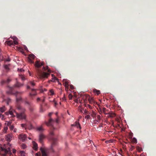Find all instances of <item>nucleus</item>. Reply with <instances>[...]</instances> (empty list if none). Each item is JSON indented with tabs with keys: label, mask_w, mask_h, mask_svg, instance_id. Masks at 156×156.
<instances>
[{
	"label": "nucleus",
	"mask_w": 156,
	"mask_h": 156,
	"mask_svg": "<svg viewBox=\"0 0 156 156\" xmlns=\"http://www.w3.org/2000/svg\"><path fill=\"white\" fill-rule=\"evenodd\" d=\"M9 64H8V65H5L4 66L5 69L7 71H8L9 70Z\"/></svg>",
	"instance_id": "21"
},
{
	"label": "nucleus",
	"mask_w": 156,
	"mask_h": 156,
	"mask_svg": "<svg viewBox=\"0 0 156 156\" xmlns=\"http://www.w3.org/2000/svg\"><path fill=\"white\" fill-rule=\"evenodd\" d=\"M27 125H26L25 124H21V126L22 127H26V128Z\"/></svg>",
	"instance_id": "53"
},
{
	"label": "nucleus",
	"mask_w": 156,
	"mask_h": 156,
	"mask_svg": "<svg viewBox=\"0 0 156 156\" xmlns=\"http://www.w3.org/2000/svg\"><path fill=\"white\" fill-rule=\"evenodd\" d=\"M84 113L86 115L90 114V112L86 109L84 111Z\"/></svg>",
	"instance_id": "36"
},
{
	"label": "nucleus",
	"mask_w": 156,
	"mask_h": 156,
	"mask_svg": "<svg viewBox=\"0 0 156 156\" xmlns=\"http://www.w3.org/2000/svg\"><path fill=\"white\" fill-rule=\"evenodd\" d=\"M21 146L23 149L25 148L26 147V145L24 144H22L21 145Z\"/></svg>",
	"instance_id": "41"
},
{
	"label": "nucleus",
	"mask_w": 156,
	"mask_h": 156,
	"mask_svg": "<svg viewBox=\"0 0 156 156\" xmlns=\"http://www.w3.org/2000/svg\"><path fill=\"white\" fill-rule=\"evenodd\" d=\"M1 84L2 85H3L5 83H6V82H5V81L4 80H2L1 81Z\"/></svg>",
	"instance_id": "42"
},
{
	"label": "nucleus",
	"mask_w": 156,
	"mask_h": 156,
	"mask_svg": "<svg viewBox=\"0 0 156 156\" xmlns=\"http://www.w3.org/2000/svg\"><path fill=\"white\" fill-rule=\"evenodd\" d=\"M12 152L13 154H15L16 152V150L14 149H13L12 150Z\"/></svg>",
	"instance_id": "47"
},
{
	"label": "nucleus",
	"mask_w": 156,
	"mask_h": 156,
	"mask_svg": "<svg viewBox=\"0 0 156 156\" xmlns=\"http://www.w3.org/2000/svg\"><path fill=\"white\" fill-rule=\"evenodd\" d=\"M102 112H103L105 114H108V113H106V111H107V109H106V108H102Z\"/></svg>",
	"instance_id": "25"
},
{
	"label": "nucleus",
	"mask_w": 156,
	"mask_h": 156,
	"mask_svg": "<svg viewBox=\"0 0 156 156\" xmlns=\"http://www.w3.org/2000/svg\"><path fill=\"white\" fill-rule=\"evenodd\" d=\"M85 118L87 119H89L90 118V116L89 115H87L85 117Z\"/></svg>",
	"instance_id": "40"
},
{
	"label": "nucleus",
	"mask_w": 156,
	"mask_h": 156,
	"mask_svg": "<svg viewBox=\"0 0 156 156\" xmlns=\"http://www.w3.org/2000/svg\"><path fill=\"white\" fill-rule=\"evenodd\" d=\"M69 99L70 100H71L72 99V98H73V96H72V95L71 94H70L69 95Z\"/></svg>",
	"instance_id": "39"
},
{
	"label": "nucleus",
	"mask_w": 156,
	"mask_h": 156,
	"mask_svg": "<svg viewBox=\"0 0 156 156\" xmlns=\"http://www.w3.org/2000/svg\"><path fill=\"white\" fill-rule=\"evenodd\" d=\"M108 114L109 115L108 116L110 118H113L115 116V114L112 112H109Z\"/></svg>",
	"instance_id": "14"
},
{
	"label": "nucleus",
	"mask_w": 156,
	"mask_h": 156,
	"mask_svg": "<svg viewBox=\"0 0 156 156\" xmlns=\"http://www.w3.org/2000/svg\"><path fill=\"white\" fill-rule=\"evenodd\" d=\"M32 93H30V96L32 97L33 96H35L36 95L37 93L36 92V90L34 89H32Z\"/></svg>",
	"instance_id": "12"
},
{
	"label": "nucleus",
	"mask_w": 156,
	"mask_h": 156,
	"mask_svg": "<svg viewBox=\"0 0 156 156\" xmlns=\"http://www.w3.org/2000/svg\"><path fill=\"white\" fill-rule=\"evenodd\" d=\"M69 86V82L67 81H66L64 82V86L66 87H68Z\"/></svg>",
	"instance_id": "28"
},
{
	"label": "nucleus",
	"mask_w": 156,
	"mask_h": 156,
	"mask_svg": "<svg viewBox=\"0 0 156 156\" xmlns=\"http://www.w3.org/2000/svg\"><path fill=\"white\" fill-rule=\"evenodd\" d=\"M5 106H3L0 108V111L1 112H4L5 110Z\"/></svg>",
	"instance_id": "22"
},
{
	"label": "nucleus",
	"mask_w": 156,
	"mask_h": 156,
	"mask_svg": "<svg viewBox=\"0 0 156 156\" xmlns=\"http://www.w3.org/2000/svg\"><path fill=\"white\" fill-rule=\"evenodd\" d=\"M43 69H44V70H45L46 69L44 67H43Z\"/></svg>",
	"instance_id": "64"
},
{
	"label": "nucleus",
	"mask_w": 156,
	"mask_h": 156,
	"mask_svg": "<svg viewBox=\"0 0 156 156\" xmlns=\"http://www.w3.org/2000/svg\"><path fill=\"white\" fill-rule=\"evenodd\" d=\"M71 126H72L76 127L77 128H79L80 129H81V128L79 122L77 121L75 122L73 124L71 125Z\"/></svg>",
	"instance_id": "9"
},
{
	"label": "nucleus",
	"mask_w": 156,
	"mask_h": 156,
	"mask_svg": "<svg viewBox=\"0 0 156 156\" xmlns=\"http://www.w3.org/2000/svg\"><path fill=\"white\" fill-rule=\"evenodd\" d=\"M45 136L42 133L40 134L39 136V141L42 143L43 142V140L45 138Z\"/></svg>",
	"instance_id": "10"
},
{
	"label": "nucleus",
	"mask_w": 156,
	"mask_h": 156,
	"mask_svg": "<svg viewBox=\"0 0 156 156\" xmlns=\"http://www.w3.org/2000/svg\"><path fill=\"white\" fill-rule=\"evenodd\" d=\"M54 121V120H53L52 119L50 118L49 120V122L48 123H47V125L49 126V125H52L51 122Z\"/></svg>",
	"instance_id": "15"
},
{
	"label": "nucleus",
	"mask_w": 156,
	"mask_h": 156,
	"mask_svg": "<svg viewBox=\"0 0 156 156\" xmlns=\"http://www.w3.org/2000/svg\"><path fill=\"white\" fill-rule=\"evenodd\" d=\"M40 100V98H38L37 99V101H39Z\"/></svg>",
	"instance_id": "60"
},
{
	"label": "nucleus",
	"mask_w": 156,
	"mask_h": 156,
	"mask_svg": "<svg viewBox=\"0 0 156 156\" xmlns=\"http://www.w3.org/2000/svg\"><path fill=\"white\" fill-rule=\"evenodd\" d=\"M13 41V44H14H14L17 45L18 44V43L17 41L15 40V41Z\"/></svg>",
	"instance_id": "38"
},
{
	"label": "nucleus",
	"mask_w": 156,
	"mask_h": 156,
	"mask_svg": "<svg viewBox=\"0 0 156 156\" xmlns=\"http://www.w3.org/2000/svg\"><path fill=\"white\" fill-rule=\"evenodd\" d=\"M23 83H21L19 82L16 81V82L14 84V87L19 88L23 86Z\"/></svg>",
	"instance_id": "8"
},
{
	"label": "nucleus",
	"mask_w": 156,
	"mask_h": 156,
	"mask_svg": "<svg viewBox=\"0 0 156 156\" xmlns=\"http://www.w3.org/2000/svg\"><path fill=\"white\" fill-rule=\"evenodd\" d=\"M97 118L98 119V121H97L98 122L100 121L101 119V116L100 115H98L97 116Z\"/></svg>",
	"instance_id": "32"
},
{
	"label": "nucleus",
	"mask_w": 156,
	"mask_h": 156,
	"mask_svg": "<svg viewBox=\"0 0 156 156\" xmlns=\"http://www.w3.org/2000/svg\"><path fill=\"white\" fill-rule=\"evenodd\" d=\"M7 93L8 94H13L12 91H10L7 92Z\"/></svg>",
	"instance_id": "52"
},
{
	"label": "nucleus",
	"mask_w": 156,
	"mask_h": 156,
	"mask_svg": "<svg viewBox=\"0 0 156 156\" xmlns=\"http://www.w3.org/2000/svg\"><path fill=\"white\" fill-rule=\"evenodd\" d=\"M43 63H41L39 61H37L35 63V66L37 68V75L38 77L40 79H44L47 78L50 76V74L48 73L42 72L41 70L38 69L41 66H43Z\"/></svg>",
	"instance_id": "1"
},
{
	"label": "nucleus",
	"mask_w": 156,
	"mask_h": 156,
	"mask_svg": "<svg viewBox=\"0 0 156 156\" xmlns=\"http://www.w3.org/2000/svg\"><path fill=\"white\" fill-rule=\"evenodd\" d=\"M135 148V147L133 146H131L130 147V149L131 150H132Z\"/></svg>",
	"instance_id": "51"
},
{
	"label": "nucleus",
	"mask_w": 156,
	"mask_h": 156,
	"mask_svg": "<svg viewBox=\"0 0 156 156\" xmlns=\"http://www.w3.org/2000/svg\"><path fill=\"white\" fill-rule=\"evenodd\" d=\"M19 138L22 142L24 141L27 138V136L25 134L22 133L19 135Z\"/></svg>",
	"instance_id": "6"
},
{
	"label": "nucleus",
	"mask_w": 156,
	"mask_h": 156,
	"mask_svg": "<svg viewBox=\"0 0 156 156\" xmlns=\"http://www.w3.org/2000/svg\"><path fill=\"white\" fill-rule=\"evenodd\" d=\"M1 61L5 60L6 61L9 62L10 61V59L9 58H8L7 59H5L4 58L3 56L2 57V58L0 59Z\"/></svg>",
	"instance_id": "17"
},
{
	"label": "nucleus",
	"mask_w": 156,
	"mask_h": 156,
	"mask_svg": "<svg viewBox=\"0 0 156 156\" xmlns=\"http://www.w3.org/2000/svg\"><path fill=\"white\" fill-rule=\"evenodd\" d=\"M16 108V109L19 110L20 112L19 113L16 112L15 110H13L16 114L17 117L21 119H25L26 117V115L24 113V112L25 111V109L19 105H17Z\"/></svg>",
	"instance_id": "2"
},
{
	"label": "nucleus",
	"mask_w": 156,
	"mask_h": 156,
	"mask_svg": "<svg viewBox=\"0 0 156 156\" xmlns=\"http://www.w3.org/2000/svg\"><path fill=\"white\" fill-rule=\"evenodd\" d=\"M96 114L94 113L93 114H92L91 115V116L94 119H95V118H96Z\"/></svg>",
	"instance_id": "35"
},
{
	"label": "nucleus",
	"mask_w": 156,
	"mask_h": 156,
	"mask_svg": "<svg viewBox=\"0 0 156 156\" xmlns=\"http://www.w3.org/2000/svg\"><path fill=\"white\" fill-rule=\"evenodd\" d=\"M55 122L56 123H58V119H57L55 120Z\"/></svg>",
	"instance_id": "58"
},
{
	"label": "nucleus",
	"mask_w": 156,
	"mask_h": 156,
	"mask_svg": "<svg viewBox=\"0 0 156 156\" xmlns=\"http://www.w3.org/2000/svg\"><path fill=\"white\" fill-rule=\"evenodd\" d=\"M28 61L30 63H33V60L31 59H30V58H28Z\"/></svg>",
	"instance_id": "34"
},
{
	"label": "nucleus",
	"mask_w": 156,
	"mask_h": 156,
	"mask_svg": "<svg viewBox=\"0 0 156 156\" xmlns=\"http://www.w3.org/2000/svg\"><path fill=\"white\" fill-rule=\"evenodd\" d=\"M35 56L34 55L32 54L29 55V57L28 58H30L31 59H34L35 58Z\"/></svg>",
	"instance_id": "24"
},
{
	"label": "nucleus",
	"mask_w": 156,
	"mask_h": 156,
	"mask_svg": "<svg viewBox=\"0 0 156 156\" xmlns=\"http://www.w3.org/2000/svg\"><path fill=\"white\" fill-rule=\"evenodd\" d=\"M27 89H30V87L29 85H28L27 86Z\"/></svg>",
	"instance_id": "57"
},
{
	"label": "nucleus",
	"mask_w": 156,
	"mask_h": 156,
	"mask_svg": "<svg viewBox=\"0 0 156 156\" xmlns=\"http://www.w3.org/2000/svg\"><path fill=\"white\" fill-rule=\"evenodd\" d=\"M18 70L19 71L21 72H22L24 71V70L23 69H18Z\"/></svg>",
	"instance_id": "46"
},
{
	"label": "nucleus",
	"mask_w": 156,
	"mask_h": 156,
	"mask_svg": "<svg viewBox=\"0 0 156 156\" xmlns=\"http://www.w3.org/2000/svg\"><path fill=\"white\" fill-rule=\"evenodd\" d=\"M50 136L49 139L51 142V146L52 147L56 145L57 140L56 138L53 137L54 133L52 132H50Z\"/></svg>",
	"instance_id": "3"
},
{
	"label": "nucleus",
	"mask_w": 156,
	"mask_h": 156,
	"mask_svg": "<svg viewBox=\"0 0 156 156\" xmlns=\"http://www.w3.org/2000/svg\"><path fill=\"white\" fill-rule=\"evenodd\" d=\"M11 100L9 98H8L7 101V103L8 105L9 104V103L10 102Z\"/></svg>",
	"instance_id": "43"
},
{
	"label": "nucleus",
	"mask_w": 156,
	"mask_h": 156,
	"mask_svg": "<svg viewBox=\"0 0 156 156\" xmlns=\"http://www.w3.org/2000/svg\"><path fill=\"white\" fill-rule=\"evenodd\" d=\"M13 129V132H16V129Z\"/></svg>",
	"instance_id": "61"
},
{
	"label": "nucleus",
	"mask_w": 156,
	"mask_h": 156,
	"mask_svg": "<svg viewBox=\"0 0 156 156\" xmlns=\"http://www.w3.org/2000/svg\"><path fill=\"white\" fill-rule=\"evenodd\" d=\"M45 101V99L44 98L42 100V101L43 102L44 101Z\"/></svg>",
	"instance_id": "63"
},
{
	"label": "nucleus",
	"mask_w": 156,
	"mask_h": 156,
	"mask_svg": "<svg viewBox=\"0 0 156 156\" xmlns=\"http://www.w3.org/2000/svg\"><path fill=\"white\" fill-rule=\"evenodd\" d=\"M11 81V80L9 79H8L7 80L5 81V82L6 83H9V82H10Z\"/></svg>",
	"instance_id": "45"
},
{
	"label": "nucleus",
	"mask_w": 156,
	"mask_h": 156,
	"mask_svg": "<svg viewBox=\"0 0 156 156\" xmlns=\"http://www.w3.org/2000/svg\"><path fill=\"white\" fill-rule=\"evenodd\" d=\"M136 149L139 152H140L142 151V149L139 146L136 147Z\"/></svg>",
	"instance_id": "27"
},
{
	"label": "nucleus",
	"mask_w": 156,
	"mask_h": 156,
	"mask_svg": "<svg viewBox=\"0 0 156 156\" xmlns=\"http://www.w3.org/2000/svg\"><path fill=\"white\" fill-rule=\"evenodd\" d=\"M37 130L41 131H42L43 130V129L41 126L38 127L37 128Z\"/></svg>",
	"instance_id": "30"
},
{
	"label": "nucleus",
	"mask_w": 156,
	"mask_h": 156,
	"mask_svg": "<svg viewBox=\"0 0 156 156\" xmlns=\"http://www.w3.org/2000/svg\"><path fill=\"white\" fill-rule=\"evenodd\" d=\"M35 156H41V153L40 152H38L36 153L35 154Z\"/></svg>",
	"instance_id": "33"
},
{
	"label": "nucleus",
	"mask_w": 156,
	"mask_h": 156,
	"mask_svg": "<svg viewBox=\"0 0 156 156\" xmlns=\"http://www.w3.org/2000/svg\"><path fill=\"white\" fill-rule=\"evenodd\" d=\"M40 111L41 112H43V109L42 108H41V109H40Z\"/></svg>",
	"instance_id": "59"
},
{
	"label": "nucleus",
	"mask_w": 156,
	"mask_h": 156,
	"mask_svg": "<svg viewBox=\"0 0 156 156\" xmlns=\"http://www.w3.org/2000/svg\"><path fill=\"white\" fill-rule=\"evenodd\" d=\"M133 134L132 133L129 134V137L130 138H132L133 136Z\"/></svg>",
	"instance_id": "49"
},
{
	"label": "nucleus",
	"mask_w": 156,
	"mask_h": 156,
	"mask_svg": "<svg viewBox=\"0 0 156 156\" xmlns=\"http://www.w3.org/2000/svg\"><path fill=\"white\" fill-rule=\"evenodd\" d=\"M23 92H19L16 91L15 93L16 98V101L18 103L20 101H22V99L21 97L19 96V94H22L23 93Z\"/></svg>",
	"instance_id": "4"
},
{
	"label": "nucleus",
	"mask_w": 156,
	"mask_h": 156,
	"mask_svg": "<svg viewBox=\"0 0 156 156\" xmlns=\"http://www.w3.org/2000/svg\"><path fill=\"white\" fill-rule=\"evenodd\" d=\"M27 128L29 129L30 130L32 129L33 126L31 124L27 125L26 126V128Z\"/></svg>",
	"instance_id": "18"
},
{
	"label": "nucleus",
	"mask_w": 156,
	"mask_h": 156,
	"mask_svg": "<svg viewBox=\"0 0 156 156\" xmlns=\"http://www.w3.org/2000/svg\"><path fill=\"white\" fill-rule=\"evenodd\" d=\"M25 104H27L28 105H30L29 102L28 101H27L26 100H25Z\"/></svg>",
	"instance_id": "50"
},
{
	"label": "nucleus",
	"mask_w": 156,
	"mask_h": 156,
	"mask_svg": "<svg viewBox=\"0 0 156 156\" xmlns=\"http://www.w3.org/2000/svg\"><path fill=\"white\" fill-rule=\"evenodd\" d=\"M7 44L10 46L11 45H14V44H13V41H8Z\"/></svg>",
	"instance_id": "16"
},
{
	"label": "nucleus",
	"mask_w": 156,
	"mask_h": 156,
	"mask_svg": "<svg viewBox=\"0 0 156 156\" xmlns=\"http://www.w3.org/2000/svg\"><path fill=\"white\" fill-rule=\"evenodd\" d=\"M2 151H4L5 154H11V151L10 149V147H4V148H2Z\"/></svg>",
	"instance_id": "5"
},
{
	"label": "nucleus",
	"mask_w": 156,
	"mask_h": 156,
	"mask_svg": "<svg viewBox=\"0 0 156 156\" xmlns=\"http://www.w3.org/2000/svg\"><path fill=\"white\" fill-rule=\"evenodd\" d=\"M79 101V100L78 98L76 99L75 100V102L77 103H78Z\"/></svg>",
	"instance_id": "54"
},
{
	"label": "nucleus",
	"mask_w": 156,
	"mask_h": 156,
	"mask_svg": "<svg viewBox=\"0 0 156 156\" xmlns=\"http://www.w3.org/2000/svg\"><path fill=\"white\" fill-rule=\"evenodd\" d=\"M33 149L36 151L37 150V144L34 141L33 142Z\"/></svg>",
	"instance_id": "13"
},
{
	"label": "nucleus",
	"mask_w": 156,
	"mask_h": 156,
	"mask_svg": "<svg viewBox=\"0 0 156 156\" xmlns=\"http://www.w3.org/2000/svg\"><path fill=\"white\" fill-rule=\"evenodd\" d=\"M132 142L134 143H136L137 142L136 139L135 138H133L132 139Z\"/></svg>",
	"instance_id": "29"
},
{
	"label": "nucleus",
	"mask_w": 156,
	"mask_h": 156,
	"mask_svg": "<svg viewBox=\"0 0 156 156\" xmlns=\"http://www.w3.org/2000/svg\"><path fill=\"white\" fill-rule=\"evenodd\" d=\"M52 113H51V112L49 113L48 114V116H49V117H50V116L51 115H52Z\"/></svg>",
	"instance_id": "56"
},
{
	"label": "nucleus",
	"mask_w": 156,
	"mask_h": 156,
	"mask_svg": "<svg viewBox=\"0 0 156 156\" xmlns=\"http://www.w3.org/2000/svg\"><path fill=\"white\" fill-rule=\"evenodd\" d=\"M28 84L30 85L32 87H34L35 85V83L34 82L30 81L28 83Z\"/></svg>",
	"instance_id": "26"
},
{
	"label": "nucleus",
	"mask_w": 156,
	"mask_h": 156,
	"mask_svg": "<svg viewBox=\"0 0 156 156\" xmlns=\"http://www.w3.org/2000/svg\"><path fill=\"white\" fill-rule=\"evenodd\" d=\"M2 116L3 117V115H2V114H0V118H1Z\"/></svg>",
	"instance_id": "62"
},
{
	"label": "nucleus",
	"mask_w": 156,
	"mask_h": 156,
	"mask_svg": "<svg viewBox=\"0 0 156 156\" xmlns=\"http://www.w3.org/2000/svg\"><path fill=\"white\" fill-rule=\"evenodd\" d=\"M10 128L11 130H13L14 129V126L13 125H11Z\"/></svg>",
	"instance_id": "48"
},
{
	"label": "nucleus",
	"mask_w": 156,
	"mask_h": 156,
	"mask_svg": "<svg viewBox=\"0 0 156 156\" xmlns=\"http://www.w3.org/2000/svg\"><path fill=\"white\" fill-rule=\"evenodd\" d=\"M19 78L23 81H24L26 79L25 77L22 74L19 75Z\"/></svg>",
	"instance_id": "19"
},
{
	"label": "nucleus",
	"mask_w": 156,
	"mask_h": 156,
	"mask_svg": "<svg viewBox=\"0 0 156 156\" xmlns=\"http://www.w3.org/2000/svg\"><path fill=\"white\" fill-rule=\"evenodd\" d=\"M88 101L90 103H92L94 102V100L93 98H90L88 99Z\"/></svg>",
	"instance_id": "23"
},
{
	"label": "nucleus",
	"mask_w": 156,
	"mask_h": 156,
	"mask_svg": "<svg viewBox=\"0 0 156 156\" xmlns=\"http://www.w3.org/2000/svg\"><path fill=\"white\" fill-rule=\"evenodd\" d=\"M87 106L89 108H90V109H92V107L90 105L88 104Z\"/></svg>",
	"instance_id": "55"
},
{
	"label": "nucleus",
	"mask_w": 156,
	"mask_h": 156,
	"mask_svg": "<svg viewBox=\"0 0 156 156\" xmlns=\"http://www.w3.org/2000/svg\"><path fill=\"white\" fill-rule=\"evenodd\" d=\"M98 112H99L100 114H101L102 113V110L101 108H99V110H98Z\"/></svg>",
	"instance_id": "37"
},
{
	"label": "nucleus",
	"mask_w": 156,
	"mask_h": 156,
	"mask_svg": "<svg viewBox=\"0 0 156 156\" xmlns=\"http://www.w3.org/2000/svg\"><path fill=\"white\" fill-rule=\"evenodd\" d=\"M50 95H53L54 94V92L53 90H50Z\"/></svg>",
	"instance_id": "31"
},
{
	"label": "nucleus",
	"mask_w": 156,
	"mask_h": 156,
	"mask_svg": "<svg viewBox=\"0 0 156 156\" xmlns=\"http://www.w3.org/2000/svg\"><path fill=\"white\" fill-rule=\"evenodd\" d=\"M12 137V135L11 134H7L6 136L5 139L7 141H10Z\"/></svg>",
	"instance_id": "11"
},
{
	"label": "nucleus",
	"mask_w": 156,
	"mask_h": 156,
	"mask_svg": "<svg viewBox=\"0 0 156 156\" xmlns=\"http://www.w3.org/2000/svg\"><path fill=\"white\" fill-rule=\"evenodd\" d=\"M13 110H14L13 109H12V108H11L10 109H9V112H6L5 113V114L6 115H8L9 114H10V115H12V117H14L15 115L13 114V112H14Z\"/></svg>",
	"instance_id": "7"
},
{
	"label": "nucleus",
	"mask_w": 156,
	"mask_h": 156,
	"mask_svg": "<svg viewBox=\"0 0 156 156\" xmlns=\"http://www.w3.org/2000/svg\"><path fill=\"white\" fill-rule=\"evenodd\" d=\"M93 91L94 93L97 94V95L99 94L100 93V90H97L96 89H94Z\"/></svg>",
	"instance_id": "20"
},
{
	"label": "nucleus",
	"mask_w": 156,
	"mask_h": 156,
	"mask_svg": "<svg viewBox=\"0 0 156 156\" xmlns=\"http://www.w3.org/2000/svg\"><path fill=\"white\" fill-rule=\"evenodd\" d=\"M70 89L72 90H73L74 88V86L72 85H70Z\"/></svg>",
	"instance_id": "44"
}]
</instances>
